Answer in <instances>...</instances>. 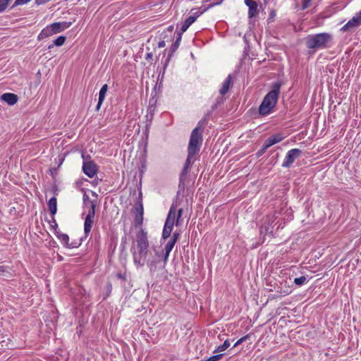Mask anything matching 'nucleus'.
Listing matches in <instances>:
<instances>
[{
	"label": "nucleus",
	"mask_w": 361,
	"mask_h": 361,
	"mask_svg": "<svg viewBox=\"0 0 361 361\" xmlns=\"http://www.w3.org/2000/svg\"><path fill=\"white\" fill-rule=\"evenodd\" d=\"M230 346V342L228 340H226L222 345H220L216 348L214 353H220L226 350Z\"/></svg>",
	"instance_id": "obj_22"
},
{
	"label": "nucleus",
	"mask_w": 361,
	"mask_h": 361,
	"mask_svg": "<svg viewBox=\"0 0 361 361\" xmlns=\"http://www.w3.org/2000/svg\"><path fill=\"white\" fill-rule=\"evenodd\" d=\"M10 0H0V12L3 11L7 6Z\"/></svg>",
	"instance_id": "obj_30"
},
{
	"label": "nucleus",
	"mask_w": 361,
	"mask_h": 361,
	"mask_svg": "<svg viewBox=\"0 0 361 361\" xmlns=\"http://www.w3.org/2000/svg\"><path fill=\"white\" fill-rule=\"evenodd\" d=\"M245 4L248 7V17H255L258 13L257 2L253 0H245Z\"/></svg>",
	"instance_id": "obj_10"
},
{
	"label": "nucleus",
	"mask_w": 361,
	"mask_h": 361,
	"mask_svg": "<svg viewBox=\"0 0 361 361\" xmlns=\"http://www.w3.org/2000/svg\"><path fill=\"white\" fill-rule=\"evenodd\" d=\"M107 90H108V85L106 84H104L102 87V88L100 89L99 92L98 103H97V105L96 107L97 110H99L100 109L101 105L102 104V103L105 99Z\"/></svg>",
	"instance_id": "obj_15"
},
{
	"label": "nucleus",
	"mask_w": 361,
	"mask_h": 361,
	"mask_svg": "<svg viewBox=\"0 0 361 361\" xmlns=\"http://www.w3.org/2000/svg\"><path fill=\"white\" fill-rule=\"evenodd\" d=\"M202 128L199 126L194 128L190 134L188 157L180 174V178L188 173V169L195 161V156L199 153L202 143Z\"/></svg>",
	"instance_id": "obj_1"
},
{
	"label": "nucleus",
	"mask_w": 361,
	"mask_h": 361,
	"mask_svg": "<svg viewBox=\"0 0 361 361\" xmlns=\"http://www.w3.org/2000/svg\"><path fill=\"white\" fill-rule=\"evenodd\" d=\"M176 221V209L173 207V206H171L169 209V214H168V216H167V218H166L164 225L169 226L171 227H173V225Z\"/></svg>",
	"instance_id": "obj_12"
},
{
	"label": "nucleus",
	"mask_w": 361,
	"mask_h": 361,
	"mask_svg": "<svg viewBox=\"0 0 361 361\" xmlns=\"http://www.w3.org/2000/svg\"><path fill=\"white\" fill-rule=\"evenodd\" d=\"M146 254L147 253H141L140 250H138V252H134L133 255L135 264L137 267L143 266L145 264V259L143 258L145 257Z\"/></svg>",
	"instance_id": "obj_14"
},
{
	"label": "nucleus",
	"mask_w": 361,
	"mask_h": 361,
	"mask_svg": "<svg viewBox=\"0 0 361 361\" xmlns=\"http://www.w3.org/2000/svg\"><path fill=\"white\" fill-rule=\"evenodd\" d=\"M137 246L141 253H147L149 246L147 234L144 230L141 229L136 235Z\"/></svg>",
	"instance_id": "obj_5"
},
{
	"label": "nucleus",
	"mask_w": 361,
	"mask_h": 361,
	"mask_svg": "<svg viewBox=\"0 0 361 361\" xmlns=\"http://www.w3.org/2000/svg\"><path fill=\"white\" fill-rule=\"evenodd\" d=\"M56 236L61 243L66 247H74L75 246L69 245V237L67 234L57 233Z\"/></svg>",
	"instance_id": "obj_17"
},
{
	"label": "nucleus",
	"mask_w": 361,
	"mask_h": 361,
	"mask_svg": "<svg viewBox=\"0 0 361 361\" xmlns=\"http://www.w3.org/2000/svg\"><path fill=\"white\" fill-rule=\"evenodd\" d=\"M54 44H51V45H49V46L48 47V49H50L53 48V47H54Z\"/></svg>",
	"instance_id": "obj_40"
},
{
	"label": "nucleus",
	"mask_w": 361,
	"mask_h": 361,
	"mask_svg": "<svg viewBox=\"0 0 361 361\" xmlns=\"http://www.w3.org/2000/svg\"><path fill=\"white\" fill-rule=\"evenodd\" d=\"M179 236H180V233L178 232H175V233H173L172 237L171 238V240H173V242L176 243L179 238Z\"/></svg>",
	"instance_id": "obj_34"
},
{
	"label": "nucleus",
	"mask_w": 361,
	"mask_h": 361,
	"mask_svg": "<svg viewBox=\"0 0 361 361\" xmlns=\"http://www.w3.org/2000/svg\"><path fill=\"white\" fill-rule=\"evenodd\" d=\"M71 23L70 22H58L54 23L49 25L52 30L54 35H55L68 28L71 26Z\"/></svg>",
	"instance_id": "obj_9"
},
{
	"label": "nucleus",
	"mask_w": 361,
	"mask_h": 361,
	"mask_svg": "<svg viewBox=\"0 0 361 361\" xmlns=\"http://www.w3.org/2000/svg\"><path fill=\"white\" fill-rule=\"evenodd\" d=\"M82 170L85 175L92 178L97 171V167L92 161H87L83 163Z\"/></svg>",
	"instance_id": "obj_7"
},
{
	"label": "nucleus",
	"mask_w": 361,
	"mask_h": 361,
	"mask_svg": "<svg viewBox=\"0 0 361 361\" xmlns=\"http://www.w3.org/2000/svg\"><path fill=\"white\" fill-rule=\"evenodd\" d=\"M332 41V36L329 33L323 32L316 35H310L307 37L305 44L310 49L317 50L329 47V44Z\"/></svg>",
	"instance_id": "obj_3"
},
{
	"label": "nucleus",
	"mask_w": 361,
	"mask_h": 361,
	"mask_svg": "<svg viewBox=\"0 0 361 361\" xmlns=\"http://www.w3.org/2000/svg\"><path fill=\"white\" fill-rule=\"evenodd\" d=\"M92 195H94V196H95V197H97V195L96 194V192H92Z\"/></svg>",
	"instance_id": "obj_41"
},
{
	"label": "nucleus",
	"mask_w": 361,
	"mask_h": 361,
	"mask_svg": "<svg viewBox=\"0 0 361 361\" xmlns=\"http://www.w3.org/2000/svg\"><path fill=\"white\" fill-rule=\"evenodd\" d=\"M1 98L9 105H13L18 102V97L13 93H4Z\"/></svg>",
	"instance_id": "obj_13"
},
{
	"label": "nucleus",
	"mask_w": 361,
	"mask_h": 361,
	"mask_svg": "<svg viewBox=\"0 0 361 361\" xmlns=\"http://www.w3.org/2000/svg\"><path fill=\"white\" fill-rule=\"evenodd\" d=\"M82 198H83L84 204L85 205H87V204L90 205V202H92V201L90 200L89 196L86 193H85L83 195V197Z\"/></svg>",
	"instance_id": "obj_32"
},
{
	"label": "nucleus",
	"mask_w": 361,
	"mask_h": 361,
	"mask_svg": "<svg viewBox=\"0 0 361 361\" xmlns=\"http://www.w3.org/2000/svg\"><path fill=\"white\" fill-rule=\"evenodd\" d=\"M158 46H159V47H164L165 46V42L164 41L159 42Z\"/></svg>",
	"instance_id": "obj_38"
},
{
	"label": "nucleus",
	"mask_w": 361,
	"mask_h": 361,
	"mask_svg": "<svg viewBox=\"0 0 361 361\" xmlns=\"http://www.w3.org/2000/svg\"><path fill=\"white\" fill-rule=\"evenodd\" d=\"M181 35H182V33H179L178 37L176 39L175 42L171 45V47L170 48L169 56H171L178 48V47L180 45V40H181Z\"/></svg>",
	"instance_id": "obj_21"
},
{
	"label": "nucleus",
	"mask_w": 361,
	"mask_h": 361,
	"mask_svg": "<svg viewBox=\"0 0 361 361\" xmlns=\"http://www.w3.org/2000/svg\"><path fill=\"white\" fill-rule=\"evenodd\" d=\"M96 202H90V208L88 210L87 214L85 219L84 232L87 235L92 229L93 224V219L95 215Z\"/></svg>",
	"instance_id": "obj_4"
},
{
	"label": "nucleus",
	"mask_w": 361,
	"mask_h": 361,
	"mask_svg": "<svg viewBox=\"0 0 361 361\" xmlns=\"http://www.w3.org/2000/svg\"><path fill=\"white\" fill-rule=\"evenodd\" d=\"M311 1L312 0H303L302 5V9H306L307 8H308Z\"/></svg>",
	"instance_id": "obj_35"
},
{
	"label": "nucleus",
	"mask_w": 361,
	"mask_h": 361,
	"mask_svg": "<svg viewBox=\"0 0 361 361\" xmlns=\"http://www.w3.org/2000/svg\"><path fill=\"white\" fill-rule=\"evenodd\" d=\"M233 85L232 77L228 75L225 80L222 82L221 87L219 90V93L221 95L226 94L229 90L230 87Z\"/></svg>",
	"instance_id": "obj_11"
},
{
	"label": "nucleus",
	"mask_w": 361,
	"mask_h": 361,
	"mask_svg": "<svg viewBox=\"0 0 361 361\" xmlns=\"http://www.w3.org/2000/svg\"><path fill=\"white\" fill-rule=\"evenodd\" d=\"M52 35H54V33L52 32V30H51L50 25H49L41 31V32L38 35V39H42L44 38H46V37H50Z\"/></svg>",
	"instance_id": "obj_20"
},
{
	"label": "nucleus",
	"mask_w": 361,
	"mask_h": 361,
	"mask_svg": "<svg viewBox=\"0 0 361 361\" xmlns=\"http://www.w3.org/2000/svg\"><path fill=\"white\" fill-rule=\"evenodd\" d=\"M266 150H263V147L260 149V151L259 152V154H262L263 152H264Z\"/></svg>",
	"instance_id": "obj_39"
},
{
	"label": "nucleus",
	"mask_w": 361,
	"mask_h": 361,
	"mask_svg": "<svg viewBox=\"0 0 361 361\" xmlns=\"http://www.w3.org/2000/svg\"><path fill=\"white\" fill-rule=\"evenodd\" d=\"M182 213H183V209H180L178 211V215L177 216H176V225L178 226V224H179V220L182 216Z\"/></svg>",
	"instance_id": "obj_33"
},
{
	"label": "nucleus",
	"mask_w": 361,
	"mask_h": 361,
	"mask_svg": "<svg viewBox=\"0 0 361 361\" xmlns=\"http://www.w3.org/2000/svg\"><path fill=\"white\" fill-rule=\"evenodd\" d=\"M152 56H153L152 53H151V52L150 53H147L145 59L147 60H149V59H151L152 58Z\"/></svg>",
	"instance_id": "obj_37"
},
{
	"label": "nucleus",
	"mask_w": 361,
	"mask_h": 361,
	"mask_svg": "<svg viewBox=\"0 0 361 361\" xmlns=\"http://www.w3.org/2000/svg\"><path fill=\"white\" fill-rule=\"evenodd\" d=\"M221 3V1L220 2H217V3H215V4H211L209 6H208L207 8H204L203 11H195V12L192 13V16L193 17H196L198 18L200 16H201L205 11H207L209 8H211L215 5H219Z\"/></svg>",
	"instance_id": "obj_24"
},
{
	"label": "nucleus",
	"mask_w": 361,
	"mask_h": 361,
	"mask_svg": "<svg viewBox=\"0 0 361 361\" xmlns=\"http://www.w3.org/2000/svg\"><path fill=\"white\" fill-rule=\"evenodd\" d=\"M283 139L281 134H275L267 138L263 145V150H267L271 146L280 142Z\"/></svg>",
	"instance_id": "obj_8"
},
{
	"label": "nucleus",
	"mask_w": 361,
	"mask_h": 361,
	"mask_svg": "<svg viewBox=\"0 0 361 361\" xmlns=\"http://www.w3.org/2000/svg\"><path fill=\"white\" fill-rule=\"evenodd\" d=\"M249 338H250V335H248V334H247L245 336L240 338V339H238L236 341V343L234 344L233 347H236V346L240 345L241 343H243L244 341H245Z\"/></svg>",
	"instance_id": "obj_29"
},
{
	"label": "nucleus",
	"mask_w": 361,
	"mask_h": 361,
	"mask_svg": "<svg viewBox=\"0 0 361 361\" xmlns=\"http://www.w3.org/2000/svg\"><path fill=\"white\" fill-rule=\"evenodd\" d=\"M66 41V37L60 36L54 41V44L57 47L62 46Z\"/></svg>",
	"instance_id": "obj_27"
},
{
	"label": "nucleus",
	"mask_w": 361,
	"mask_h": 361,
	"mask_svg": "<svg viewBox=\"0 0 361 361\" xmlns=\"http://www.w3.org/2000/svg\"><path fill=\"white\" fill-rule=\"evenodd\" d=\"M176 243L173 242V240H171L170 239L167 242L166 245H165V247H164L165 255H164V263H166L168 261L170 252L173 250V247H174Z\"/></svg>",
	"instance_id": "obj_16"
},
{
	"label": "nucleus",
	"mask_w": 361,
	"mask_h": 361,
	"mask_svg": "<svg viewBox=\"0 0 361 361\" xmlns=\"http://www.w3.org/2000/svg\"><path fill=\"white\" fill-rule=\"evenodd\" d=\"M134 221L136 226H141L143 222V215L140 214H135Z\"/></svg>",
	"instance_id": "obj_26"
},
{
	"label": "nucleus",
	"mask_w": 361,
	"mask_h": 361,
	"mask_svg": "<svg viewBox=\"0 0 361 361\" xmlns=\"http://www.w3.org/2000/svg\"><path fill=\"white\" fill-rule=\"evenodd\" d=\"M223 356V354H219L216 355H213L208 359H207L205 361H218Z\"/></svg>",
	"instance_id": "obj_31"
},
{
	"label": "nucleus",
	"mask_w": 361,
	"mask_h": 361,
	"mask_svg": "<svg viewBox=\"0 0 361 361\" xmlns=\"http://www.w3.org/2000/svg\"><path fill=\"white\" fill-rule=\"evenodd\" d=\"M172 229H173V227L164 225L163 232H162V238L163 239L168 238L171 233Z\"/></svg>",
	"instance_id": "obj_23"
},
{
	"label": "nucleus",
	"mask_w": 361,
	"mask_h": 361,
	"mask_svg": "<svg viewBox=\"0 0 361 361\" xmlns=\"http://www.w3.org/2000/svg\"><path fill=\"white\" fill-rule=\"evenodd\" d=\"M281 84L275 82L272 85V89L264 97L262 104L259 107V113L262 116H266L271 113V110L276 105Z\"/></svg>",
	"instance_id": "obj_2"
},
{
	"label": "nucleus",
	"mask_w": 361,
	"mask_h": 361,
	"mask_svg": "<svg viewBox=\"0 0 361 361\" xmlns=\"http://www.w3.org/2000/svg\"><path fill=\"white\" fill-rule=\"evenodd\" d=\"M302 154V151L299 149H292L289 150L285 157L283 161L282 166L284 168H289L292 164L295 161L296 159L300 157Z\"/></svg>",
	"instance_id": "obj_6"
},
{
	"label": "nucleus",
	"mask_w": 361,
	"mask_h": 361,
	"mask_svg": "<svg viewBox=\"0 0 361 361\" xmlns=\"http://www.w3.org/2000/svg\"><path fill=\"white\" fill-rule=\"evenodd\" d=\"M30 0H16L15 4L16 5H23L27 4Z\"/></svg>",
	"instance_id": "obj_36"
},
{
	"label": "nucleus",
	"mask_w": 361,
	"mask_h": 361,
	"mask_svg": "<svg viewBox=\"0 0 361 361\" xmlns=\"http://www.w3.org/2000/svg\"><path fill=\"white\" fill-rule=\"evenodd\" d=\"M307 281V278L304 276H302L299 278H295L294 279V283L298 286H302Z\"/></svg>",
	"instance_id": "obj_28"
},
{
	"label": "nucleus",
	"mask_w": 361,
	"mask_h": 361,
	"mask_svg": "<svg viewBox=\"0 0 361 361\" xmlns=\"http://www.w3.org/2000/svg\"><path fill=\"white\" fill-rule=\"evenodd\" d=\"M135 214H142L144 213V209L142 204L139 202L134 206Z\"/></svg>",
	"instance_id": "obj_25"
},
{
	"label": "nucleus",
	"mask_w": 361,
	"mask_h": 361,
	"mask_svg": "<svg viewBox=\"0 0 361 361\" xmlns=\"http://www.w3.org/2000/svg\"><path fill=\"white\" fill-rule=\"evenodd\" d=\"M195 20L196 17L189 16L187 18L180 27V33L185 32Z\"/></svg>",
	"instance_id": "obj_18"
},
{
	"label": "nucleus",
	"mask_w": 361,
	"mask_h": 361,
	"mask_svg": "<svg viewBox=\"0 0 361 361\" xmlns=\"http://www.w3.org/2000/svg\"><path fill=\"white\" fill-rule=\"evenodd\" d=\"M49 209L52 216L55 215L57 211V200L56 198L51 197L48 202Z\"/></svg>",
	"instance_id": "obj_19"
}]
</instances>
